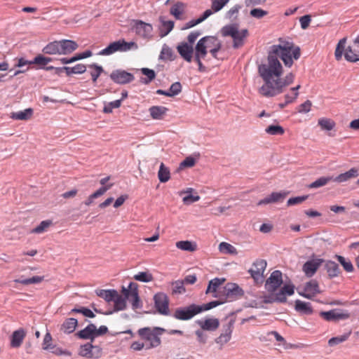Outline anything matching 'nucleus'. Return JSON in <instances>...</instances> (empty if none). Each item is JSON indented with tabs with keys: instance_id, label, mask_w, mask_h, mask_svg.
<instances>
[{
	"instance_id": "1",
	"label": "nucleus",
	"mask_w": 359,
	"mask_h": 359,
	"mask_svg": "<svg viewBox=\"0 0 359 359\" xmlns=\"http://www.w3.org/2000/svg\"><path fill=\"white\" fill-rule=\"evenodd\" d=\"M300 54V48L294 46L292 42L283 41L281 44L273 45L269 53L267 62L258 67V72L264 81L259 89V93L266 97H274L292 84L294 81V74L290 72L282 79L283 67L278 57L283 60L285 66L290 67L293 64L292 57L298 60Z\"/></svg>"
},
{
	"instance_id": "2",
	"label": "nucleus",
	"mask_w": 359,
	"mask_h": 359,
	"mask_svg": "<svg viewBox=\"0 0 359 359\" xmlns=\"http://www.w3.org/2000/svg\"><path fill=\"white\" fill-rule=\"evenodd\" d=\"M222 48L221 41L215 36H208L201 38L195 47V51L206 55L210 52L212 56L217 58V52Z\"/></svg>"
},
{
	"instance_id": "3",
	"label": "nucleus",
	"mask_w": 359,
	"mask_h": 359,
	"mask_svg": "<svg viewBox=\"0 0 359 359\" xmlns=\"http://www.w3.org/2000/svg\"><path fill=\"white\" fill-rule=\"evenodd\" d=\"M224 36H231L233 39V47L239 48L244 44L245 39L248 34L247 29L239 30L237 25H231L224 27L221 30Z\"/></svg>"
},
{
	"instance_id": "4",
	"label": "nucleus",
	"mask_w": 359,
	"mask_h": 359,
	"mask_svg": "<svg viewBox=\"0 0 359 359\" xmlns=\"http://www.w3.org/2000/svg\"><path fill=\"white\" fill-rule=\"evenodd\" d=\"M165 330L161 327H144L138 330V334L144 340L150 342V347H157L161 344L160 335H161Z\"/></svg>"
},
{
	"instance_id": "5",
	"label": "nucleus",
	"mask_w": 359,
	"mask_h": 359,
	"mask_svg": "<svg viewBox=\"0 0 359 359\" xmlns=\"http://www.w3.org/2000/svg\"><path fill=\"white\" fill-rule=\"evenodd\" d=\"M137 45L135 42H126L125 40H118L111 43L107 48L102 49L99 55H109L117 51L126 52L132 48L137 49Z\"/></svg>"
},
{
	"instance_id": "6",
	"label": "nucleus",
	"mask_w": 359,
	"mask_h": 359,
	"mask_svg": "<svg viewBox=\"0 0 359 359\" xmlns=\"http://www.w3.org/2000/svg\"><path fill=\"white\" fill-rule=\"evenodd\" d=\"M121 293L126 297V301L128 300L131 304L133 309L135 310L142 308V304L139 297L138 285L137 283H130L128 288L123 287Z\"/></svg>"
},
{
	"instance_id": "7",
	"label": "nucleus",
	"mask_w": 359,
	"mask_h": 359,
	"mask_svg": "<svg viewBox=\"0 0 359 359\" xmlns=\"http://www.w3.org/2000/svg\"><path fill=\"white\" fill-rule=\"evenodd\" d=\"M346 43V38H343L339 40L338 42L335 52H334V56L337 60H340L342 57V55L345 50L344 53V57L345 59L348 62H356L359 60V55L354 53L352 48L348 46L345 50V45Z\"/></svg>"
},
{
	"instance_id": "8",
	"label": "nucleus",
	"mask_w": 359,
	"mask_h": 359,
	"mask_svg": "<svg viewBox=\"0 0 359 359\" xmlns=\"http://www.w3.org/2000/svg\"><path fill=\"white\" fill-rule=\"evenodd\" d=\"M108 332V328L105 325H102L99 328L94 324H89L83 330L77 332V336L83 339L93 340L95 337L105 334Z\"/></svg>"
},
{
	"instance_id": "9",
	"label": "nucleus",
	"mask_w": 359,
	"mask_h": 359,
	"mask_svg": "<svg viewBox=\"0 0 359 359\" xmlns=\"http://www.w3.org/2000/svg\"><path fill=\"white\" fill-rule=\"evenodd\" d=\"M202 311L201 306L191 304L187 307H180L175 309L173 317L180 320H188Z\"/></svg>"
},
{
	"instance_id": "10",
	"label": "nucleus",
	"mask_w": 359,
	"mask_h": 359,
	"mask_svg": "<svg viewBox=\"0 0 359 359\" xmlns=\"http://www.w3.org/2000/svg\"><path fill=\"white\" fill-rule=\"evenodd\" d=\"M297 292L300 296L311 299L320 293V290L318 282L316 280H311L304 286H299L297 288Z\"/></svg>"
},
{
	"instance_id": "11",
	"label": "nucleus",
	"mask_w": 359,
	"mask_h": 359,
	"mask_svg": "<svg viewBox=\"0 0 359 359\" xmlns=\"http://www.w3.org/2000/svg\"><path fill=\"white\" fill-rule=\"evenodd\" d=\"M243 294L242 289H241L236 283H227L222 289V299L224 302H232Z\"/></svg>"
},
{
	"instance_id": "12",
	"label": "nucleus",
	"mask_w": 359,
	"mask_h": 359,
	"mask_svg": "<svg viewBox=\"0 0 359 359\" xmlns=\"http://www.w3.org/2000/svg\"><path fill=\"white\" fill-rule=\"evenodd\" d=\"M154 300L158 312L162 315L168 316L169 314V299L168 296L163 292H158L154 295Z\"/></svg>"
},
{
	"instance_id": "13",
	"label": "nucleus",
	"mask_w": 359,
	"mask_h": 359,
	"mask_svg": "<svg viewBox=\"0 0 359 359\" xmlns=\"http://www.w3.org/2000/svg\"><path fill=\"white\" fill-rule=\"evenodd\" d=\"M110 79L114 83L123 85L132 82L135 77L132 74L125 70L116 69L111 73Z\"/></svg>"
},
{
	"instance_id": "14",
	"label": "nucleus",
	"mask_w": 359,
	"mask_h": 359,
	"mask_svg": "<svg viewBox=\"0 0 359 359\" xmlns=\"http://www.w3.org/2000/svg\"><path fill=\"white\" fill-rule=\"evenodd\" d=\"M320 316L327 321H337L339 320H346L350 317L347 311H343L339 309H332L329 311H323Z\"/></svg>"
},
{
	"instance_id": "15",
	"label": "nucleus",
	"mask_w": 359,
	"mask_h": 359,
	"mask_svg": "<svg viewBox=\"0 0 359 359\" xmlns=\"http://www.w3.org/2000/svg\"><path fill=\"white\" fill-rule=\"evenodd\" d=\"M283 283L282 273L280 271H274L266 280L265 287L270 292H273Z\"/></svg>"
},
{
	"instance_id": "16",
	"label": "nucleus",
	"mask_w": 359,
	"mask_h": 359,
	"mask_svg": "<svg viewBox=\"0 0 359 359\" xmlns=\"http://www.w3.org/2000/svg\"><path fill=\"white\" fill-rule=\"evenodd\" d=\"M225 281L224 278H215L209 281L205 294H211L212 297L221 298L222 290H220L221 285Z\"/></svg>"
},
{
	"instance_id": "17",
	"label": "nucleus",
	"mask_w": 359,
	"mask_h": 359,
	"mask_svg": "<svg viewBox=\"0 0 359 359\" xmlns=\"http://www.w3.org/2000/svg\"><path fill=\"white\" fill-rule=\"evenodd\" d=\"M266 267V262L264 259H257L252 264V267L249 269L252 278L258 281L263 277L264 272Z\"/></svg>"
},
{
	"instance_id": "18",
	"label": "nucleus",
	"mask_w": 359,
	"mask_h": 359,
	"mask_svg": "<svg viewBox=\"0 0 359 359\" xmlns=\"http://www.w3.org/2000/svg\"><path fill=\"white\" fill-rule=\"evenodd\" d=\"M135 33L144 39H150L153 27L151 25L142 20H136L134 25Z\"/></svg>"
},
{
	"instance_id": "19",
	"label": "nucleus",
	"mask_w": 359,
	"mask_h": 359,
	"mask_svg": "<svg viewBox=\"0 0 359 359\" xmlns=\"http://www.w3.org/2000/svg\"><path fill=\"white\" fill-rule=\"evenodd\" d=\"M233 327V320H230L227 324L224 325L223 332L215 339L216 343L221 345H224L229 342L231 338Z\"/></svg>"
},
{
	"instance_id": "20",
	"label": "nucleus",
	"mask_w": 359,
	"mask_h": 359,
	"mask_svg": "<svg viewBox=\"0 0 359 359\" xmlns=\"http://www.w3.org/2000/svg\"><path fill=\"white\" fill-rule=\"evenodd\" d=\"M177 51L181 57L187 62H191L193 58L194 49L191 44L186 42L181 43L177 47Z\"/></svg>"
},
{
	"instance_id": "21",
	"label": "nucleus",
	"mask_w": 359,
	"mask_h": 359,
	"mask_svg": "<svg viewBox=\"0 0 359 359\" xmlns=\"http://www.w3.org/2000/svg\"><path fill=\"white\" fill-rule=\"evenodd\" d=\"M321 262V259L311 260L306 262L303 265L302 267V270L304 272L305 275L309 278L312 277L316 273L318 269L320 266Z\"/></svg>"
},
{
	"instance_id": "22",
	"label": "nucleus",
	"mask_w": 359,
	"mask_h": 359,
	"mask_svg": "<svg viewBox=\"0 0 359 359\" xmlns=\"http://www.w3.org/2000/svg\"><path fill=\"white\" fill-rule=\"evenodd\" d=\"M197 323L203 330L214 331L219 326V320L217 318H207L204 320H199L197 321Z\"/></svg>"
},
{
	"instance_id": "23",
	"label": "nucleus",
	"mask_w": 359,
	"mask_h": 359,
	"mask_svg": "<svg viewBox=\"0 0 359 359\" xmlns=\"http://www.w3.org/2000/svg\"><path fill=\"white\" fill-rule=\"evenodd\" d=\"M25 336L26 332L22 328L14 331L11 338V346L13 348L20 347Z\"/></svg>"
},
{
	"instance_id": "24",
	"label": "nucleus",
	"mask_w": 359,
	"mask_h": 359,
	"mask_svg": "<svg viewBox=\"0 0 359 359\" xmlns=\"http://www.w3.org/2000/svg\"><path fill=\"white\" fill-rule=\"evenodd\" d=\"M294 294V286L292 285H285L276 294L275 300L280 302H285L287 299V295Z\"/></svg>"
},
{
	"instance_id": "25",
	"label": "nucleus",
	"mask_w": 359,
	"mask_h": 359,
	"mask_svg": "<svg viewBox=\"0 0 359 359\" xmlns=\"http://www.w3.org/2000/svg\"><path fill=\"white\" fill-rule=\"evenodd\" d=\"M78 48V44L72 40L63 39L60 41L61 55L70 54Z\"/></svg>"
},
{
	"instance_id": "26",
	"label": "nucleus",
	"mask_w": 359,
	"mask_h": 359,
	"mask_svg": "<svg viewBox=\"0 0 359 359\" xmlns=\"http://www.w3.org/2000/svg\"><path fill=\"white\" fill-rule=\"evenodd\" d=\"M358 176V169L353 168L350 169L348 171L339 175L335 178L332 177V181L337 182L339 183H341V182L348 181L351 179L355 178Z\"/></svg>"
},
{
	"instance_id": "27",
	"label": "nucleus",
	"mask_w": 359,
	"mask_h": 359,
	"mask_svg": "<svg viewBox=\"0 0 359 359\" xmlns=\"http://www.w3.org/2000/svg\"><path fill=\"white\" fill-rule=\"evenodd\" d=\"M113 186V184H108V185L102 187L98 189L96 191L90 194L88 198L84 201V204L86 206L90 205L95 198L104 195L109 189Z\"/></svg>"
},
{
	"instance_id": "28",
	"label": "nucleus",
	"mask_w": 359,
	"mask_h": 359,
	"mask_svg": "<svg viewBox=\"0 0 359 359\" xmlns=\"http://www.w3.org/2000/svg\"><path fill=\"white\" fill-rule=\"evenodd\" d=\"M33 115V110L31 108L25 109L24 111H20L17 112H12L10 115V118L14 120H22L27 121L32 118Z\"/></svg>"
},
{
	"instance_id": "29",
	"label": "nucleus",
	"mask_w": 359,
	"mask_h": 359,
	"mask_svg": "<svg viewBox=\"0 0 359 359\" xmlns=\"http://www.w3.org/2000/svg\"><path fill=\"white\" fill-rule=\"evenodd\" d=\"M77 325L78 321L76 318H69L64 321L61 325L60 330L66 334H70L75 330Z\"/></svg>"
},
{
	"instance_id": "30",
	"label": "nucleus",
	"mask_w": 359,
	"mask_h": 359,
	"mask_svg": "<svg viewBox=\"0 0 359 359\" xmlns=\"http://www.w3.org/2000/svg\"><path fill=\"white\" fill-rule=\"evenodd\" d=\"M43 52L49 55H61L60 41H55L49 43L43 48Z\"/></svg>"
},
{
	"instance_id": "31",
	"label": "nucleus",
	"mask_w": 359,
	"mask_h": 359,
	"mask_svg": "<svg viewBox=\"0 0 359 359\" xmlns=\"http://www.w3.org/2000/svg\"><path fill=\"white\" fill-rule=\"evenodd\" d=\"M186 5L182 2H177L174 4L170 11L171 15H172L176 19H182L183 14L184 13Z\"/></svg>"
},
{
	"instance_id": "32",
	"label": "nucleus",
	"mask_w": 359,
	"mask_h": 359,
	"mask_svg": "<svg viewBox=\"0 0 359 359\" xmlns=\"http://www.w3.org/2000/svg\"><path fill=\"white\" fill-rule=\"evenodd\" d=\"M295 310L304 314L310 315L313 313V309L309 302H305L297 299L295 301Z\"/></svg>"
},
{
	"instance_id": "33",
	"label": "nucleus",
	"mask_w": 359,
	"mask_h": 359,
	"mask_svg": "<svg viewBox=\"0 0 359 359\" xmlns=\"http://www.w3.org/2000/svg\"><path fill=\"white\" fill-rule=\"evenodd\" d=\"M88 73L91 76V79L93 83L97 82L98 77L104 72V69L102 66L97 64H91L88 65Z\"/></svg>"
},
{
	"instance_id": "34",
	"label": "nucleus",
	"mask_w": 359,
	"mask_h": 359,
	"mask_svg": "<svg viewBox=\"0 0 359 359\" xmlns=\"http://www.w3.org/2000/svg\"><path fill=\"white\" fill-rule=\"evenodd\" d=\"M113 302L115 311H123L126 309V298L122 293L120 294L116 292V297H114Z\"/></svg>"
},
{
	"instance_id": "35",
	"label": "nucleus",
	"mask_w": 359,
	"mask_h": 359,
	"mask_svg": "<svg viewBox=\"0 0 359 359\" xmlns=\"http://www.w3.org/2000/svg\"><path fill=\"white\" fill-rule=\"evenodd\" d=\"M325 269L330 278L337 277L340 273L338 264L333 261H327L325 264Z\"/></svg>"
},
{
	"instance_id": "36",
	"label": "nucleus",
	"mask_w": 359,
	"mask_h": 359,
	"mask_svg": "<svg viewBox=\"0 0 359 359\" xmlns=\"http://www.w3.org/2000/svg\"><path fill=\"white\" fill-rule=\"evenodd\" d=\"M176 247L180 250L188 252H194L197 250L196 244L189 241H178L176 243Z\"/></svg>"
},
{
	"instance_id": "37",
	"label": "nucleus",
	"mask_w": 359,
	"mask_h": 359,
	"mask_svg": "<svg viewBox=\"0 0 359 359\" xmlns=\"http://www.w3.org/2000/svg\"><path fill=\"white\" fill-rule=\"evenodd\" d=\"M149 111L152 118L161 119L163 115H165L167 109L162 106H153L149 108Z\"/></svg>"
},
{
	"instance_id": "38",
	"label": "nucleus",
	"mask_w": 359,
	"mask_h": 359,
	"mask_svg": "<svg viewBox=\"0 0 359 359\" xmlns=\"http://www.w3.org/2000/svg\"><path fill=\"white\" fill-rule=\"evenodd\" d=\"M219 250L221 253L225 255H237L236 248L231 244L226 242H222L219 245Z\"/></svg>"
},
{
	"instance_id": "39",
	"label": "nucleus",
	"mask_w": 359,
	"mask_h": 359,
	"mask_svg": "<svg viewBox=\"0 0 359 359\" xmlns=\"http://www.w3.org/2000/svg\"><path fill=\"white\" fill-rule=\"evenodd\" d=\"M301 88L300 85L290 88V92L286 93L284 96L286 103L292 104L294 102L299 96V89Z\"/></svg>"
},
{
	"instance_id": "40",
	"label": "nucleus",
	"mask_w": 359,
	"mask_h": 359,
	"mask_svg": "<svg viewBox=\"0 0 359 359\" xmlns=\"http://www.w3.org/2000/svg\"><path fill=\"white\" fill-rule=\"evenodd\" d=\"M158 177L159 181L163 183L168 182L170 178V170L163 163L160 165Z\"/></svg>"
},
{
	"instance_id": "41",
	"label": "nucleus",
	"mask_w": 359,
	"mask_h": 359,
	"mask_svg": "<svg viewBox=\"0 0 359 359\" xmlns=\"http://www.w3.org/2000/svg\"><path fill=\"white\" fill-rule=\"evenodd\" d=\"M318 123L322 130L328 131L333 130L336 125L333 120L327 118H320Z\"/></svg>"
},
{
	"instance_id": "42",
	"label": "nucleus",
	"mask_w": 359,
	"mask_h": 359,
	"mask_svg": "<svg viewBox=\"0 0 359 359\" xmlns=\"http://www.w3.org/2000/svg\"><path fill=\"white\" fill-rule=\"evenodd\" d=\"M116 292L114 290H102L97 293V295L103 298L106 302H113L114 297H116Z\"/></svg>"
},
{
	"instance_id": "43",
	"label": "nucleus",
	"mask_w": 359,
	"mask_h": 359,
	"mask_svg": "<svg viewBox=\"0 0 359 359\" xmlns=\"http://www.w3.org/2000/svg\"><path fill=\"white\" fill-rule=\"evenodd\" d=\"M265 132L270 135H283L285 130L280 125H271L266 128Z\"/></svg>"
},
{
	"instance_id": "44",
	"label": "nucleus",
	"mask_w": 359,
	"mask_h": 359,
	"mask_svg": "<svg viewBox=\"0 0 359 359\" xmlns=\"http://www.w3.org/2000/svg\"><path fill=\"white\" fill-rule=\"evenodd\" d=\"M44 280V276H33L30 278L20 280L16 279L14 281L16 283H21L25 285H28L30 284H37L41 283Z\"/></svg>"
},
{
	"instance_id": "45",
	"label": "nucleus",
	"mask_w": 359,
	"mask_h": 359,
	"mask_svg": "<svg viewBox=\"0 0 359 359\" xmlns=\"http://www.w3.org/2000/svg\"><path fill=\"white\" fill-rule=\"evenodd\" d=\"M335 257L346 272H352L353 271V266L349 259L341 255H336Z\"/></svg>"
},
{
	"instance_id": "46",
	"label": "nucleus",
	"mask_w": 359,
	"mask_h": 359,
	"mask_svg": "<svg viewBox=\"0 0 359 359\" xmlns=\"http://www.w3.org/2000/svg\"><path fill=\"white\" fill-rule=\"evenodd\" d=\"M134 279L143 283H149L153 280V276L149 272L142 271L135 274Z\"/></svg>"
},
{
	"instance_id": "47",
	"label": "nucleus",
	"mask_w": 359,
	"mask_h": 359,
	"mask_svg": "<svg viewBox=\"0 0 359 359\" xmlns=\"http://www.w3.org/2000/svg\"><path fill=\"white\" fill-rule=\"evenodd\" d=\"M95 347L92 344H86L81 346L80 351H79V354L81 356H83V357H86L88 358H93L94 355L92 353V350Z\"/></svg>"
},
{
	"instance_id": "48",
	"label": "nucleus",
	"mask_w": 359,
	"mask_h": 359,
	"mask_svg": "<svg viewBox=\"0 0 359 359\" xmlns=\"http://www.w3.org/2000/svg\"><path fill=\"white\" fill-rule=\"evenodd\" d=\"M52 61V58L45 57L42 55H38L36 56L33 60H32V65H37L40 67H43L46 66L48 63Z\"/></svg>"
},
{
	"instance_id": "49",
	"label": "nucleus",
	"mask_w": 359,
	"mask_h": 359,
	"mask_svg": "<svg viewBox=\"0 0 359 359\" xmlns=\"http://www.w3.org/2000/svg\"><path fill=\"white\" fill-rule=\"evenodd\" d=\"M51 220H43L37 226L32 230V233H41L46 231L52 224Z\"/></svg>"
},
{
	"instance_id": "50",
	"label": "nucleus",
	"mask_w": 359,
	"mask_h": 359,
	"mask_svg": "<svg viewBox=\"0 0 359 359\" xmlns=\"http://www.w3.org/2000/svg\"><path fill=\"white\" fill-rule=\"evenodd\" d=\"M332 181V177H322L312 182L309 187L314 189V188H318L320 187H323L326 185L329 182Z\"/></svg>"
},
{
	"instance_id": "51",
	"label": "nucleus",
	"mask_w": 359,
	"mask_h": 359,
	"mask_svg": "<svg viewBox=\"0 0 359 359\" xmlns=\"http://www.w3.org/2000/svg\"><path fill=\"white\" fill-rule=\"evenodd\" d=\"M184 281L177 280L172 284V292L173 294H182L185 292Z\"/></svg>"
},
{
	"instance_id": "52",
	"label": "nucleus",
	"mask_w": 359,
	"mask_h": 359,
	"mask_svg": "<svg viewBox=\"0 0 359 359\" xmlns=\"http://www.w3.org/2000/svg\"><path fill=\"white\" fill-rule=\"evenodd\" d=\"M229 0H211L212 8L215 12L222 10Z\"/></svg>"
},
{
	"instance_id": "53",
	"label": "nucleus",
	"mask_w": 359,
	"mask_h": 359,
	"mask_svg": "<svg viewBox=\"0 0 359 359\" xmlns=\"http://www.w3.org/2000/svg\"><path fill=\"white\" fill-rule=\"evenodd\" d=\"M349 337V334H345L343 335H340L338 337H332L328 341V344L330 346H333L335 345H337L339 344H341L348 339Z\"/></svg>"
},
{
	"instance_id": "54",
	"label": "nucleus",
	"mask_w": 359,
	"mask_h": 359,
	"mask_svg": "<svg viewBox=\"0 0 359 359\" xmlns=\"http://www.w3.org/2000/svg\"><path fill=\"white\" fill-rule=\"evenodd\" d=\"M312 107V102L310 100H306L304 103L299 105L297 108V112L300 114H306L311 111Z\"/></svg>"
},
{
	"instance_id": "55",
	"label": "nucleus",
	"mask_w": 359,
	"mask_h": 359,
	"mask_svg": "<svg viewBox=\"0 0 359 359\" xmlns=\"http://www.w3.org/2000/svg\"><path fill=\"white\" fill-rule=\"evenodd\" d=\"M224 303V302L221 297V298H219V299L217 301H212V302H210L203 304V306H201V308L202 309V311H208V310L212 309L219 305H221Z\"/></svg>"
},
{
	"instance_id": "56",
	"label": "nucleus",
	"mask_w": 359,
	"mask_h": 359,
	"mask_svg": "<svg viewBox=\"0 0 359 359\" xmlns=\"http://www.w3.org/2000/svg\"><path fill=\"white\" fill-rule=\"evenodd\" d=\"M53 338L50 332H47L43 338L42 346L44 350H50L53 348L52 346Z\"/></svg>"
},
{
	"instance_id": "57",
	"label": "nucleus",
	"mask_w": 359,
	"mask_h": 359,
	"mask_svg": "<svg viewBox=\"0 0 359 359\" xmlns=\"http://www.w3.org/2000/svg\"><path fill=\"white\" fill-rule=\"evenodd\" d=\"M268 14L266 11L262 8H253L250 11V15L257 19H261Z\"/></svg>"
},
{
	"instance_id": "58",
	"label": "nucleus",
	"mask_w": 359,
	"mask_h": 359,
	"mask_svg": "<svg viewBox=\"0 0 359 359\" xmlns=\"http://www.w3.org/2000/svg\"><path fill=\"white\" fill-rule=\"evenodd\" d=\"M141 71L144 75L147 76V79L144 81V83L147 84L154 79L156 74L154 70L148 68H142Z\"/></svg>"
},
{
	"instance_id": "59",
	"label": "nucleus",
	"mask_w": 359,
	"mask_h": 359,
	"mask_svg": "<svg viewBox=\"0 0 359 359\" xmlns=\"http://www.w3.org/2000/svg\"><path fill=\"white\" fill-rule=\"evenodd\" d=\"M170 97L178 95L182 91V85L180 82L172 83L169 89Z\"/></svg>"
},
{
	"instance_id": "60",
	"label": "nucleus",
	"mask_w": 359,
	"mask_h": 359,
	"mask_svg": "<svg viewBox=\"0 0 359 359\" xmlns=\"http://www.w3.org/2000/svg\"><path fill=\"white\" fill-rule=\"evenodd\" d=\"M173 53L172 50L168 46L163 47L161 52V57L165 60H172Z\"/></svg>"
},
{
	"instance_id": "61",
	"label": "nucleus",
	"mask_w": 359,
	"mask_h": 359,
	"mask_svg": "<svg viewBox=\"0 0 359 359\" xmlns=\"http://www.w3.org/2000/svg\"><path fill=\"white\" fill-rule=\"evenodd\" d=\"M206 55H201V53H199L198 52H196L195 51V54H194V60L196 61V62L198 64V70L200 72H203L204 69H205V67L203 66V65L202 64V62H201V60L202 59H204Z\"/></svg>"
},
{
	"instance_id": "62",
	"label": "nucleus",
	"mask_w": 359,
	"mask_h": 359,
	"mask_svg": "<svg viewBox=\"0 0 359 359\" xmlns=\"http://www.w3.org/2000/svg\"><path fill=\"white\" fill-rule=\"evenodd\" d=\"M311 17L309 15H305L299 18L301 27L303 29H306L311 23Z\"/></svg>"
},
{
	"instance_id": "63",
	"label": "nucleus",
	"mask_w": 359,
	"mask_h": 359,
	"mask_svg": "<svg viewBox=\"0 0 359 359\" xmlns=\"http://www.w3.org/2000/svg\"><path fill=\"white\" fill-rule=\"evenodd\" d=\"M308 198L307 196H297V197H293V198H290L287 203V205L290 206V205H297V204H299V203H302V202H304L306 198Z\"/></svg>"
},
{
	"instance_id": "64",
	"label": "nucleus",
	"mask_w": 359,
	"mask_h": 359,
	"mask_svg": "<svg viewBox=\"0 0 359 359\" xmlns=\"http://www.w3.org/2000/svg\"><path fill=\"white\" fill-rule=\"evenodd\" d=\"M196 163V161L194 158L189 156L187 157L181 163L180 167L182 168H191Z\"/></svg>"
}]
</instances>
